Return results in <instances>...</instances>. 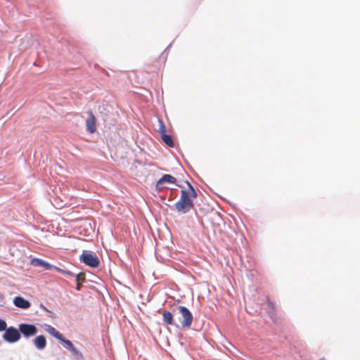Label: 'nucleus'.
<instances>
[{"instance_id": "f257e3e1", "label": "nucleus", "mask_w": 360, "mask_h": 360, "mask_svg": "<svg viewBox=\"0 0 360 360\" xmlns=\"http://www.w3.org/2000/svg\"><path fill=\"white\" fill-rule=\"evenodd\" d=\"M79 260L91 268H97L100 264L98 256L89 250H83L82 255L79 256Z\"/></svg>"}, {"instance_id": "f03ea898", "label": "nucleus", "mask_w": 360, "mask_h": 360, "mask_svg": "<svg viewBox=\"0 0 360 360\" xmlns=\"http://www.w3.org/2000/svg\"><path fill=\"white\" fill-rule=\"evenodd\" d=\"M4 331V333L3 334L2 338L4 341L8 343H15L18 342L21 338L19 329H17L13 326L7 328L6 326V329Z\"/></svg>"}, {"instance_id": "7ed1b4c3", "label": "nucleus", "mask_w": 360, "mask_h": 360, "mask_svg": "<svg viewBox=\"0 0 360 360\" xmlns=\"http://www.w3.org/2000/svg\"><path fill=\"white\" fill-rule=\"evenodd\" d=\"M177 309L183 317V320L181 322L182 328H189L193 320L192 313L186 307L184 306H178Z\"/></svg>"}, {"instance_id": "20e7f679", "label": "nucleus", "mask_w": 360, "mask_h": 360, "mask_svg": "<svg viewBox=\"0 0 360 360\" xmlns=\"http://www.w3.org/2000/svg\"><path fill=\"white\" fill-rule=\"evenodd\" d=\"M18 329L20 335L22 334L25 338L34 336L38 332L37 328L30 323H20L18 326Z\"/></svg>"}, {"instance_id": "39448f33", "label": "nucleus", "mask_w": 360, "mask_h": 360, "mask_svg": "<svg viewBox=\"0 0 360 360\" xmlns=\"http://www.w3.org/2000/svg\"><path fill=\"white\" fill-rule=\"evenodd\" d=\"M174 207L176 210L181 214H186L189 212L194 207V204H191L186 201H184L183 200H179L174 205Z\"/></svg>"}, {"instance_id": "423d86ee", "label": "nucleus", "mask_w": 360, "mask_h": 360, "mask_svg": "<svg viewBox=\"0 0 360 360\" xmlns=\"http://www.w3.org/2000/svg\"><path fill=\"white\" fill-rule=\"evenodd\" d=\"M88 118L86 120V130L89 133L93 134L96 130V117L93 114L92 111H89L88 112Z\"/></svg>"}, {"instance_id": "0eeeda50", "label": "nucleus", "mask_w": 360, "mask_h": 360, "mask_svg": "<svg viewBox=\"0 0 360 360\" xmlns=\"http://www.w3.org/2000/svg\"><path fill=\"white\" fill-rule=\"evenodd\" d=\"M13 304L20 309H28L31 304L30 302L21 296H16L13 299Z\"/></svg>"}, {"instance_id": "6e6552de", "label": "nucleus", "mask_w": 360, "mask_h": 360, "mask_svg": "<svg viewBox=\"0 0 360 360\" xmlns=\"http://www.w3.org/2000/svg\"><path fill=\"white\" fill-rule=\"evenodd\" d=\"M31 264L34 266L44 267L46 270L53 269L54 265L49 264L45 260L40 258H34L32 260Z\"/></svg>"}, {"instance_id": "1a4fd4ad", "label": "nucleus", "mask_w": 360, "mask_h": 360, "mask_svg": "<svg viewBox=\"0 0 360 360\" xmlns=\"http://www.w3.org/2000/svg\"><path fill=\"white\" fill-rule=\"evenodd\" d=\"M33 343L39 350H43L46 347V339L44 335H40L33 340Z\"/></svg>"}, {"instance_id": "9d476101", "label": "nucleus", "mask_w": 360, "mask_h": 360, "mask_svg": "<svg viewBox=\"0 0 360 360\" xmlns=\"http://www.w3.org/2000/svg\"><path fill=\"white\" fill-rule=\"evenodd\" d=\"M266 311L268 313L271 319L276 323V308L274 304L269 299L266 298Z\"/></svg>"}, {"instance_id": "9b49d317", "label": "nucleus", "mask_w": 360, "mask_h": 360, "mask_svg": "<svg viewBox=\"0 0 360 360\" xmlns=\"http://www.w3.org/2000/svg\"><path fill=\"white\" fill-rule=\"evenodd\" d=\"M163 321L167 325L175 326L178 327V325L174 322L173 315L169 311H164L162 313Z\"/></svg>"}, {"instance_id": "f8f14e48", "label": "nucleus", "mask_w": 360, "mask_h": 360, "mask_svg": "<svg viewBox=\"0 0 360 360\" xmlns=\"http://www.w3.org/2000/svg\"><path fill=\"white\" fill-rule=\"evenodd\" d=\"M45 330L48 333L54 337L56 340H58L63 335L59 331H58L54 327L50 325H45Z\"/></svg>"}, {"instance_id": "ddd939ff", "label": "nucleus", "mask_w": 360, "mask_h": 360, "mask_svg": "<svg viewBox=\"0 0 360 360\" xmlns=\"http://www.w3.org/2000/svg\"><path fill=\"white\" fill-rule=\"evenodd\" d=\"M176 179L170 174H164L159 179L160 184H164L165 183L174 184V183H176Z\"/></svg>"}, {"instance_id": "4468645a", "label": "nucleus", "mask_w": 360, "mask_h": 360, "mask_svg": "<svg viewBox=\"0 0 360 360\" xmlns=\"http://www.w3.org/2000/svg\"><path fill=\"white\" fill-rule=\"evenodd\" d=\"M180 200H183L184 201H186L191 204H194L193 200L191 198L189 191H187L186 190L181 191Z\"/></svg>"}, {"instance_id": "2eb2a0df", "label": "nucleus", "mask_w": 360, "mask_h": 360, "mask_svg": "<svg viewBox=\"0 0 360 360\" xmlns=\"http://www.w3.org/2000/svg\"><path fill=\"white\" fill-rule=\"evenodd\" d=\"M60 343H62L64 346V347L68 349V351L70 349H72V347L74 346V345L72 344V342L65 338L64 336L62 335V336L58 340Z\"/></svg>"}, {"instance_id": "dca6fc26", "label": "nucleus", "mask_w": 360, "mask_h": 360, "mask_svg": "<svg viewBox=\"0 0 360 360\" xmlns=\"http://www.w3.org/2000/svg\"><path fill=\"white\" fill-rule=\"evenodd\" d=\"M162 139L164 141V143L167 145L169 147L174 148V142L170 135H168L167 134H163L162 136Z\"/></svg>"}, {"instance_id": "f3484780", "label": "nucleus", "mask_w": 360, "mask_h": 360, "mask_svg": "<svg viewBox=\"0 0 360 360\" xmlns=\"http://www.w3.org/2000/svg\"><path fill=\"white\" fill-rule=\"evenodd\" d=\"M72 355L75 357L76 360H82L83 355L80 351H79L75 346L72 347V349L69 350Z\"/></svg>"}, {"instance_id": "a211bd4d", "label": "nucleus", "mask_w": 360, "mask_h": 360, "mask_svg": "<svg viewBox=\"0 0 360 360\" xmlns=\"http://www.w3.org/2000/svg\"><path fill=\"white\" fill-rule=\"evenodd\" d=\"M53 269L59 273L66 275L69 278H73L75 276V273H73L70 271L62 269L56 266H54Z\"/></svg>"}, {"instance_id": "6ab92c4d", "label": "nucleus", "mask_w": 360, "mask_h": 360, "mask_svg": "<svg viewBox=\"0 0 360 360\" xmlns=\"http://www.w3.org/2000/svg\"><path fill=\"white\" fill-rule=\"evenodd\" d=\"M77 283H82L85 281V275L84 273L75 274L73 277Z\"/></svg>"}, {"instance_id": "aec40b11", "label": "nucleus", "mask_w": 360, "mask_h": 360, "mask_svg": "<svg viewBox=\"0 0 360 360\" xmlns=\"http://www.w3.org/2000/svg\"><path fill=\"white\" fill-rule=\"evenodd\" d=\"M159 124L160 127L158 131L160 133L161 136H162L163 134H166V127L165 126L164 122L161 120H159Z\"/></svg>"}, {"instance_id": "412c9836", "label": "nucleus", "mask_w": 360, "mask_h": 360, "mask_svg": "<svg viewBox=\"0 0 360 360\" xmlns=\"http://www.w3.org/2000/svg\"><path fill=\"white\" fill-rule=\"evenodd\" d=\"M6 322L5 320L0 319V332H3L6 329Z\"/></svg>"}, {"instance_id": "4be33fe9", "label": "nucleus", "mask_w": 360, "mask_h": 360, "mask_svg": "<svg viewBox=\"0 0 360 360\" xmlns=\"http://www.w3.org/2000/svg\"><path fill=\"white\" fill-rule=\"evenodd\" d=\"M191 198H195L198 196V193L195 188H192V191H189Z\"/></svg>"}, {"instance_id": "5701e85b", "label": "nucleus", "mask_w": 360, "mask_h": 360, "mask_svg": "<svg viewBox=\"0 0 360 360\" xmlns=\"http://www.w3.org/2000/svg\"><path fill=\"white\" fill-rule=\"evenodd\" d=\"M155 187L158 191H161L163 188L162 184H159V180L157 181Z\"/></svg>"}, {"instance_id": "b1692460", "label": "nucleus", "mask_w": 360, "mask_h": 360, "mask_svg": "<svg viewBox=\"0 0 360 360\" xmlns=\"http://www.w3.org/2000/svg\"><path fill=\"white\" fill-rule=\"evenodd\" d=\"M186 184L188 188V191H192V188H194L193 186L191 185V184L188 181H186Z\"/></svg>"}, {"instance_id": "393cba45", "label": "nucleus", "mask_w": 360, "mask_h": 360, "mask_svg": "<svg viewBox=\"0 0 360 360\" xmlns=\"http://www.w3.org/2000/svg\"><path fill=\"white\" fill-rule=\"evenodd\" d=\"M40 308L44 309V311L50 313V314H53L51 311H50L43 304H40Z\"/></svg>"}, {"instance_id": "a878e982", "label": "nucleus", "mask_w": 360, "mask_h": 360, "mask_svg": "<svg viewBox=\"0 0 360 360\" xmlns=\"http://www.w3.org/2000/svg\"><path fill=\"white\" fill-rule=\"evenodd\" d=\"M82 283H77L76 290L79 291L81 290Z\"/></svg>"}, {"instance_id": "bb28decb", "label": "nucleus", "mask_w": 360, "mask_h": 360, "mask_svg": "<svg viewBox=\"0 0 360 360\" xmlns=\"http://www.w3.org/2000/svg\"><path fill=\"white\" fill-rule=\"evenodd\" d=\"M171 46H172V43H170V44H169V46H168L165 49V51H164V52L162 53V54H163L165 51H167V50L171 47Z\"/></svg>"}]
</instances>
